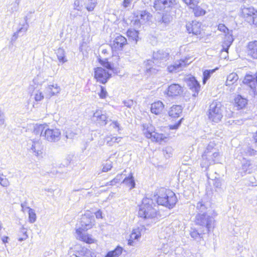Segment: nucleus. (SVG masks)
I'll return each mask as SVG.
<instances>
[{
  "instance_id": "nucleus-1",
  "label": "nucleus",
  "mask_w": 257,
  "mask_h": 257,
  "mask_svg": "<svg viewBox=\"0 0 257 257\" xmlns=\"http://www.w3.org/2000/svg\"><path fill=\"white\" fill-rule=\"evenodd\" d=\"M169 54L163 50H159L153 54V61L148 60L145 62L146 72L149 74H155L160 68L165 66V62L169 59Z\"/></svg>"
},
{
  "instance_id": "nucleus-2",
  "label": "nucleus",
  "mask_w": 257,
  "mask_h": 257,
  "mask_svg": "<svg viewBox=\"0 0 257 257\" xmlns=\"http://www.w3.org/2000/svg\"><path fill=\"white\" fill-rule=\"evenodd\" d=\"M217 145L214 142H210L202 155L201 167L207 169L209 166L219 163L221 157Z\"/></svg>"
},
{
  "instance_id": "nucleus-3",
  "label": "nucleus",
  "mask_w": 257,
  "mask_h": 257,
  "mask_svg": "<svg viewBox=\"0 0 257 257\" xmlns=\"http://www.w3.org/2000/svg\"><path fill=\"white\" fill-rule=\"evenodd\" d=\"M156 204L152 198L145 197L142 200L138 212L139 217L144 219L155 218L157 214V210L155 208Z\"/></svg>"
},
{
  "instance_id": "nucleus-4",
  "label": "nucleus",
  "mask_w": 257,
  "mask_h": 257,
  "mask_svg": "<svg viewBox=\"0 0 257 257\" xmlns=\"http://www.w3.org/2000/svg\"><path fill=\"white\" fill-rule=\"evenodd\" d=\"M155 197V200L158 205L170 209L173 208L177 201V197L173 192L164 189L161 190L157 197Z\"/></svg>"
},
{
  "instance_id": "nucleus-5",
  "label": "nucleus",
  "mask_w": 257,
  "mask_h": 257,
  "mask_svg": "<svg viewBox=\"0 0 257 257\" xmlns=\"http://www.w3.org/2000/svg\"><path fill=\"white\" fill-rule=\"evenodd\" d=\"M223 112V107L222 104L219 101H214L209 105L207 115L209 120L217 123L221 120Z\"/></svg>"
},
{
  "instance_id": "nucleus-6",
  "label": "nucleus",
  "mask_w": 257,
  "mask_h": 257,
  "mask_svg": "<svg viewBox=\"0 0 257 257\" xmlns=\"http://www.w3.org/2000/svg\"><path fill=\"white\" fill-rule=\"evenodd\" d=\"M195 218L196 224L200 226L203 230H205L207 233L214 227L215 220L210 213H198Z\"/></svg>"
},
{
  "instance_id": "nucleus-7",
  "label": "nucleus",
  "mask_w": 257,
  "mask_h": 257,
  "mask_svg": "<svg viewBox=\"0 0 257 257\" xmlns=\"http://www.w3.org/2000/svg\"><path fill=\"white\" fill-rule=\"evenodd\" d=\"M95 224L94 216L90 212L82 215L76 225V230L84 231L91 229Z\"/></svg>"
},
{
  "instance_id": "nucleus-8",
  "label": "nucleus",
  "mask_w": 257,
  "mask_h": 257,
  "mask_svg": "<svg viewBox=\"0 0 257 257\" xmlns=\"http://www.w3.org/2000/svg\"><path fill=\"white\" fill-rule=\"evenodd\" d=\"M176 4V0H155L153 3V8L156 11L168 13L175 9Z\"/></svg>"
},
{
  "instance_id": "nucleus-9",
  "label": "nucleus",
  "mask_w": 257,
  "mask_h": 257,
  "mask_svg": "<svg viewBox=\"0 0 257 257\" xmlns=\"http://www.w3.org/2000/svg\"><path fill=\"white\" fill-rule=\"evenodd\" d=\"M134 16L135 19L132 22L136 28H139L141 25H144L150 21L152 17L151 14L146 10L137 11L134 13Z\"/></svg>"
},
{
  "instance_id": "nucleus-10",
  "label": "nucleus",
  "mask_w": 257,
  "mask_h": 257,
  "mask_svg": "<svg viewBox=\"0 0 257 257\" xmlns=\"http://www.w3.org/2000/svg\"><path fill=\"white\" fill-rule=\"evenodd\" d=\"M61 131L56 127L50 128L48 125L44 134V139L51 143H55L61 139Z\"/></svg>"
},
{
  "instance_id": "nucleus-11",
  "label": "nucleus",
  "mask_w": 257,
  "mask_h": 257,
  "mask_svg": "<svg viewBox=\"0 0 257 257\" xmlns=\"http://www.w3.org/2000/svg\"><path fill=\"white\" fill-rule=\"evenodd\" d=\"M70 253L75 257H89L91 251L84 246L77 244L71 248Z\"/></svg>"
},
{
  "instance_id": "nucleus-12",
  "label": "nucleus",
  "mask_w": 257,
  "mask_h": 257,
  "mask_svg": "<svg viewBox=\"0 0 257 257\" xmlns=\"http://www.w3.org/2000/svg\"><path fill=\"white\" fill-rule=\"evenodd\" d=\"M189 60L188 58H186L185 59H180L175 61L173 65L168 67V71L171 73H176L181 71L191 63V61H189Z\"/></svg>"
},
{
  "instance_id": "nucleus-13",
  "label": "nucleus",
  "mask_w": 257,
  "mask_h": 257,
  "mask_svg": "<svg viewBox=\"0 0 257 257\" xmlns=\"http://www.w3.org/2000/svg\"><path fill=\"white\" fill-rule=\"evenodd\" d=\"M94 70V77L100 83L105 84L111 77V74L101 67H97Z\"/></svg>"
},
{
  "instance_id": "nucleus-14",
  "label": "nucleus",
  "mask_w": 257,
  "mask_h": 257,
  "mask_svg": "<svg viewBox=\"0 0 257 257\" xmlns=\"http://www.w3.org/2000/svg\"><path fill=\"white\" fill-rule=\"evenodd\" d=\"M93 118L100 126L105 125L108 122V116L105 111L97 110L93 113Z\"/></svg>"
},
{
  "instance_id": "nucleus-15",
  "label": "nucleus",
  "mask_w": 257,
  "mask_h": 257,
  "mask_svg": "<svg viewBox=\"0 0 257 257\" xmlns=\"http://www.w3.org/2000/svg\"><path fill=\"white\" fill-rule=\"evenodd\" d=\"M127 44L126 39L122 35L117 36L112 44V49L116 50H122L123 47Z\"/></svg>"
},
{
  "instance_id": "nucleus-16",
  "label": "nucleus",
  "mask_w": 257,
  "mask_h": 257,
  "mask_svg": "<svg viewBox=\"0 0 257 257\" xmlns=\"http://www.w3.org/2000/svg\"><path fill=\"white\" fill-rule=\"evenodd\" d=\"M145 230L146 228L144 226H141L134 229L130 235V238L128 240V244L134 246L135 245L134 240H138L141 237L142 233L145 231Z\"/></svg>"
},
{
  "instance_id": "nucleus-17",
  "label": "nucleus",
  "mask_w": 257,
  "mask_h": 257,
  "mask_svg": "<svg viewBox=\"0 0 257 257\" xmlns=\"http://www.w3.org/2000/svg\"><path fill=\"white\" fill-rule=\"evenodd\" d=\"M257 76L246 74L242 81V83L248 86L253 92L256 91V86L257 83Z\"/></svg>"
},
{
  "instance_id": "nucleus-18",
  "label": "nucleus",
  "mask_w": 257,
  "mask_h": 257,
  "mask_svg": "<svg viewBox=\"0 0 257 257\" xmlns=\"http://www.w3.org/2000/svg\"><path fill=\"white\" fill-rule=\"evenodd\" d=\"M201 24L197 21H192V22L187 23L186 24V29L189 33H192L193 35H198L200 34L201 30Z\"/></svg>"
},
{
  "instance_id": "nucleus-19",
  "label": "nucleus",
  "mask_w": 257,
  "mask_h": 257,
  "mask_svg": "<svg viewBox=\"0 0 257 257\" xmlns=\"http://www.w3.org/2000/svg\"><path fill=\"white\" fill-rule=\"evenodd\" d=\"M190 235L194 240L199 242L203 239V235L206 232L205 230H203L201 228L199 229L195 227H191L190 230Z\"/></svg>"
},
{
  "instance_id": "nucleus-20",
  "label": "nucleus",
  "mask_w": 257,
  "mask_h": 257,
  "mask_svg": "<svg viewBox=\"0 0 257 257\" xmlns=\"http://www.w3.org/2000/svg\"><path fill=\"white\" fill-rule=\"evenodd\" d=\"M189 88L194 92L193 96L196 97L198 95L200 89V85L194 77H190L187 82Z\"/></svg>"
},
{
  "instance_id": "nucleus-21",
  "label": "nucleus",
  "mask_w": 257,
  "mask_h": 257,
  "mask_svg": "<svg viewBox=\"0 0 257 257\" xmlns=\"http://www.w3.org/2000/svg\"><path fill=\"white\" fill-rule=\"evenodd\" d=\"M30 146L29 150L32 152L35 153L36 156H38L41 153L42 150V143L39 140H31L30 142L28 143V146Z\"/></svg>"
},
{
  "instance_id": "nucleus-22",
  "label": "nucleus",
  "mask_w": 257,
  "mask_h": 257,
  "mask_svg": "<svg viewBox=\"0 0 257 257\" xmlns=\"http://www.w3.org/2000/svg\"><path fill=\"white\" fill-rule=\"evenodd\" d=\"M183 92L181 86L178 84H172L168 88L167 95L169 96L174 97L181 94Z\"/></svg>"
},
{
  "instance_id": "nucleus-23",
  "label": "nucleus",
  "mask_w": 257,
  "mask_h": 257,
  "mask_svg": "<svg viewBox=\"0 0 257 257\" xmlns=\"http://www.w3.org/2000/svg\"><path fill=\"white\" fill-rule=\"evenodd\" d=\"M83 230H76V237L77 239L83 241L87 243H92L94 242V239L92 235L82 232Z\"/></svg>"
},
{
  "instance_id": "nucleus-24",
  "label": "nucleus",
  "mask_w": 257,
  "mask_h": 257,
  "mask_svg": "<svg viewBox=\"0 0 257 257\" xmlns=\"http://www.w3.org/2000/svg\"><path fill=\"white\" fill-rule=\"evenodd\" d=\"M247 52L252 58L257 59V41H251L248 43Z\"/></svg>"
},
{
  "instance_id": "nucleus-25",
  "label": "nucleus",
  "mask_w": 257,
  "mask_h": 257,
  "mask_svg": "<svg viewBox=\"0 0 257 257\" xmlns=\"http://www.w3.org/2000/svg\"><path fill=\"white\" fill-rule=\"evenodd\" d=\"M164 110V105L161 101H157L151 104V112L156 115L162 113Z\"/></svg>"
},
{
  "instance_id": "nucleus-26",
  "label": "nucleus",
  "mask_w": 257,
  "mask_h": 257,
  "mask_svg": "<svg viewBox=\"0 0 257 257\" xmlns=\"http://www.w3.org/2000/svg\"><path fill=\"white\" fill-rule=\"evenodd\" d=\"M195 206L198 213H209L208 209L210 207V204L208 202L200 201L196 203Z\"/></svg>"
},
{
  "instance_id": "nucleus-27",
  "label": "nucleus",
  "mask_w": 257,
  "mask_h": 257,
  "mask_svg": "<svg viewBox=\"0 0 257 257\" xmlns=\"http://www.w3.org/2000/svg\"><path fill=\"white\" fill-rule=\"evenodd\" d=\"M182 108L181 105H173L169 111V115L172 117H178L182 113Z\"/></svg>"
},
{
  "instance_id": "nucleus-28",
  "label": "nucleus",
  "mask_w": 257,
  "mask_h": 257,
  "mask_svg": "<svg viewBox=\"0 0 257 257\" xmlns=\"http://www.w3.org/2000/svg\"><path fill=\"white\" fill-rule=\"evenodd\" d=\"M233 41V38L232 35H226L224 38V41L222 45V51L227 52L230 46L231 45Z\"/></svg>"
},
{
  "instance_id": "nucleus-29",
  "label": "nucleus",
  "mask_w": 257,
  "mask_h": 257,
  "mask_svg": "<svg viewBox=\"0 0 257 257\" xmlns=\"http://www.w3.org/2000/svg\"><path fill=\"white\" fill-rule=\"evenodd\" d=\"M234 101L237 109L243 108L247 104V100L243 98L241 95H238L234 99Z\"/></svg>"
},
{
  "instance_id": "nucleus-30",
  "label": "nucleus",
  "mask_w": 257,
  "mask_h": 257,
  "mask_svg": "<svg viewBox=\"0 0 257 257\" xmlns=\"http://www.w3.org/2000/svg\"><path fill=\"white\" fill-rule=\"evenodd\" d=\"M47 127V124H36L34 126L33 133L34 134L38 135H40L41 137H44V134L46 128Z\"/></svg>"
},
{
  "instance_id": "nucleus-31",
  "label": "nucleus",
  "mask_w": 257,
  "mask_h": 257,
  "mask_svg": "<svg viewBox=\"0 0 257 257\" xmlns=\"http://www.w3.org/2000/svg\"><path fill=\"white\" fill-rule=\"evenodd\" d=\"M60 91V88L57 84L49 85L47 88V91L50 93V96H52L59 93Z\"/></svg>"
},
{
  "instance_id": "nucleus-32",
  "label": "nucleus",
  "mask_w": 257,
  "mask_h": 257,
  "mask_svg": "<svg viewBox=\"0 0 257 257\" xmlns=\"http://www.w3.org/2000/svg\"><path fill=\"white\" fill-rule=\"evenodd\" d=\"M122 248L117 246L114 250L107 252L104 257H118L122 253Z\"/></svg>"
},
{
  "instance_id": "nucleus-33",
  "label": "nucleus",
  "mask_w": 257,
  "mask_h": 257,
  "mask_svg": "<svg viewBox=\"0 0 257 257\" xmlns=\"http://www.w3.org/2000/svg\"><path fill=\"white\" fill-rule=\"evenodd\" d=\"M122 183L126 185L131 187L133 189L135 187V182L133 174L131 173L128 177H126L123 180Z\"/></svg>"
},
{
  "instance_id": "nucleus-34",
  "label": "nucleus",
  "mask_w": 257,
  "mask_h": 257,
  "mask_svg": "<svg viewBox=\"0 0 257 257\" xmlns=\"http://www.w3.org/2000/svg\"><path fill=\"white\" fill-rule=\"evenodd\" d=\"M238 79V75L235 73H230L227 77L226 85L229 86L234 83Z\"/></svg>"
},
{
  "instance_id": "nucleus-35",
  "label": "nucleus",
  "mask_w": 257,
  "mask_h": 257,
  "mask_svg": "<svg viewBox=\"0 0 257 257\" xmlns=\"http://www.w3.org/2000/svg\"><path fill=\"white\" fill-rule=\"evenodd\" d=\"M241 10L242 15L244 17V18L248 16H251L252 14L257 13V11H255L252 7L246 8L243 7V8H241Z\"/></svg>"
},
{
  "instance_id": "nucleus-36",
  "label": "nucleus",
  "mask_w": 257,
  "mask_h": 257,
  "mask_svg": "<svg viewBox=\"0 0 257 257\" xmlns=\"http://www.w3.org/2000/svg\"><path fill=\"white\" fill-rule=\"evenodd\" d=\"M192 9H193V12L194 13V15L196 17L204 16L206 14L205 10L200 6H197L196 5Z\"/></svg>"
},
{
  "instance_id": "nucleus-37",
  "label": "nucleus",
  "mask_w": 257,
  "mask_h": 257,
  "mask_svg": "<svg viewBox=\"0 0 257 257\" xmlns=\"http://www.w3.org/2000/svg\"><path fill=\"white\" fill-rule=\"evenodd\" d=\"M128 37L132 38L133 40L137 42L139 37V32L135 29H128L126 32Z\"/></svg>"
},
{
  "instance_id": "nucleus-38",
  "label": "nucleus",
  "mask_w": 257,
  "mask_h": 257,
  "mask_svg": "<svg viewBox=\"0 0 257 257\" xmlns=\"http://www.w3.org/2000/svg\"><path fill=\"white\" fill-rule=\"evenodd\" d=\"M57 56L59 61L61 62L64 63L67 61L65 57L64 50L59 48L57 50L56 52Z\"/></svg>"
},
{
  "instance_id": "nucleus-39",
  "label": "nucleus",
  "mask_w": 257,
  "mask_h": 257,
  "mask_svg": "<svg viewBox=\"0 0 257 257\" xmlns=\"http://www.w3.org/2000/svg\"><path fill=\"white\" fill-rule=\"evenodd\" d=\"M215 69L205 70L203 73V83L204 84L210 78L211 75L215 72Z\"/></svg>"
},
{
  "instance_id": "nucleus-40",
  "label": "nucleus",
  "mask_w": 257,
  "mask_h": 257,
  "mask_svg": "<svg viewBox=\"0 0 257 257\" xmlns=\"http://www.w3.org/2000/svg\"><path fill=\"white\" fill-rule=\"evenodd\" d=\"M155 133L154 127L151 125L144 130V134L148 139H151L153 136V134Z\"/></svg>"
},
{
  "instance_id": "nucleus-41",
  "label": "nucleus",
  "mask_w": 257,
  "mask_h": 257,
  "mask_svg": "<svg viewBox=\"0 0 257 257\" xmlns=\"http://www.w3.org/2000/svg\"><path fill=\"white\" fill-rule=\"evenodd\" d=\"M244 18L248 23L257 25V13L247 16Z\"/></svg>"
},
{
  "instance_id": "nucleus-42",
  "label": "nucleus",
  "mask_w": 257,
  "mask_h": 257,
  "mask_svg": "<svg viewBox=\"0 0 257 257\" xmlns=\"http://www.w3.org/2000/svg\"><path fill=\"white\" fill-rule=\"evenodd\" d=\"M97 4V0H88L86 5V9L89 12L92 11Z\"/></svg>"
},
{
  "instance_id": "nucleus-43",
  "label": "nucleus",
  "mask_w": 257,
  "mask_h": 257,
  "mask_svg": "<svg viewBox=\"0 0 257 257\" xmlns=\"http://www.w3.org/2000/svg\"><path fill=\"white\" fill-rule=\"evenodd\" d=\"M173 18L172 15L169 13L168 14H164L162 18V23H164L166 25H168L172 21Z\"/></svg>"
},
{
  "instance_id": "nucleus-44",
  "label": "nucleus",
  "mask_w": 257,
  "mask_h": 257,
  "mask_svg": "<svg viewBox=\"0 0 257 257\" xmlns=\"http://www.w3.org/2000/svg\"><path fill=\"white\" fill-rule=\"evenodd\" d=\"M257 151L249 147H247L243 150V152L246 156H252L256 154Z\"/></svg>"
},
{
  "instance_id": "nucleus-45",
  "label": "nucleus",
  "mask_w": 257,
  "mask_h": 257,
  "mask_svg": "<svg viewBox=\"0 0 257 257\" xmlns=\"http://www.w3.org/2000/svg\"><path fill=\"white\" fill-rule=\"evenodd\" d=\"M29 222L30 223H34L36 221V214L35 212V211L31 209V208H29Z\"/></svg>"
},
{
  "instance_id": "nucleus-46",
  "label": "nucleus",
  "mask_w": 257,
  "mask_h": 257,
  "mask_svg": "<svg viewBox=\"0 0 257 257\" xmlns=\"http://www.w3.org/2000/svg\"><path fill=\"white\" fill-rule=\"evenodd\" d=\"M152 141H155L157 142H160L162 141L163 139V135L155 133L153 134V136L151 138Z\"/></svg>"
},
{
  "instance_id": "nucleus-47",
  "label": "nucleus",
  "mask_w": 257,
  "mask_h": 257,
  "mask_svg": "<svg viewBox=\"0 0 257 257\" xmlns=\"http://www.w3.org/2000/svg\"><path fill=\"white\" fill-rule=\"evenodd\" d=\"M24 20H25V23H26V24L24 25H23V27H21L18 32H17L16 33H14V36H16L17 35H18V34L21 32H25L27 31V29H28V24L27 23V20H28V17L27 16H26L24 18Z\"/></svg>"
},
{
  "instance_id": "nucleus-48",
  "label": "nucleus",
  "mask_w": 257,
  "mask_h": 257,
  "mask_svg": "<svg viewBox=\"0 0 257 257\" xmlns=\"http://www.w3.org/2000/svg\"><path fill=\"white\" fill-rule=\"evenodd\" d=\"M100 64L108 70H112L113 68V65L108 61L107 59L104 60H99Z\"/></svg>"
},
{
  "instance_id": "nucleus-49",
  "label": "nucleus",
  "mask_w": 257,
  "mask_h": 257,
  "mask_svg": "<svg viewBox=\"0 0 257 257\" xmlns=\"http://www.w3.org/2000/svg\"><path fill=\"white\" fill-rule=\"evenodd\" d=\"M190 9L197 5L198 0H182Z\"/></svg>"
},
{
  "instance_id": "nucleus-50",
  "label": "nucleus",
  "mask_w": 257,
  "mask_h": 257,
  "mask_svg": "<svg viewBox=\"0 0 257 257\" xmlns=\"http://www.w3.org/2000/svg\"><path fill=\"white\" fill-rule=\"evenodd\" d=\"M121 140L120 137H113L110 138L109 140H108L107 142V144L109 145V146L113 145V143H118Z\"/></svg>"
},
{
  "instance_id": "nucleus-51",
  "label": "nucleus",
  "mask_w": 257,
  "mask_h": 257,
  "mask_svg": "<svg viewBox=\"0 0 257 257\" xmlns=\"http://www.w3.org/2000/svg\"><path fill=\"white\" fill-rule=\"evenodd\" d=\"M112 167V162L110 161L107 162L103 165V167L102 170L103 172H106L109 171Z\"/></svg>"
},
{
  "instance_id": "nucleus-52",
  "label": "nucleus",
  "mask_w": 257,
  "mask_h": 257,
  "mask_svg": "<svg viewBox=\"0 0 257 257\" xmlns=\"http://www.w3.org/2000/svg\"><path fill=\"white\" fill-rule=\"evenodd\" d=\"M98 95L100 98L104 99L106 98L107 95V92L105 87L100 86V92L98 93Z\"/></svg>"
},
{
  "instance_id": "nucleus-53",
  "label": "nucleus",
  "mask_w": 257,
  "mask_h": 257,
  "mask_svg": "<svg viewBox=\"0 0 257 257\" xmlns=\"http://www.w3.org/2000/svg\"><path fill=\"white\" fill-rule=\"evenodd\" d=\"M44 98V95L42 92L37 90L35 93V99L36 101H40Z\"/></svg>"
},
{
  "instance_id": "nucleus-54",
  "label": "nucleus",
  "mask_w": 257,
  "mask_h": 257,
  "mask_svg": "<svg viewBox=\"0 0 257 257\" xmlns=\"http://www.w3.org/2000/svg\"><path fill=\"white\" fill-rule=\"evenodd\" d=\"M122 179V175L118 174L117 176L110 182V185H114L119 182Z\"/></svg>"
},
{
  "instance_id": "nucleus-55",
  "label": "nucleus",
  "mask_w": 257,
  "mask_h": 257,
  "mask_svg": "<svg viewBox=\"0 0 257 257\" xmlns=\"http://www.w3.org/2000/svg\"><path fill=\"white\" fill-rule=\"evenodd\" d=\"M251 165L250 161L247 160L245 163L242 164V169L245 171L247 172L248 171V173L250 172V166Z\"/></svg>"
},
{
  "instance_id": "nucleus-56",
  "label": "nucleus",
  "mask_w": 257,
  "mask_h": 257,
  "mask_svg": "<svg viewBox=\"0 0 257 257\" xmlns=\"http://www.w3.org/2000/svg\"><path fill=\"white\" fill-rule=\"evenodd\" d=\"M76 134L71 132V131H67L66 132L65 137L67 139H71L72 140L76 136Z\"/></svg>"
},
{
  "instance_id": "nucleus-57",
  "label": "nucleus",
  "mask_w": 257,
  "mask_h": 257,
  "mask_svg": "<svg viewBox=\"0 0 257 257\" xmlns=\"http://www.w3.org/2000/svg\"><path fill=\"white\" fill-rule=\"evenodd\" d=\"M218 29L221 32H223L224 33L228 32L229 30L228 28L223 24H220L218 26Z\"/></svg>"
},
{
  "instance_id": "nucleus-58",
  "label": "nucleus",
  "mask_w": 257,
  "mask_h": 257,
  "mask_svg": "<svg viewBox=\"0 0 257 257\" xmlns=\"http://www.w3.org/2000/svg\"><path fill=\"white\" fill-rule=\"evenodd\" d=\"M0 185L4 187H8L10 185V182L8 179L5 177L3 180H1Z\"/></svg>"
},
{
  "instance_id": "nucleus-59",
  "label": "nucleus",
  "mask_w": 257,
  "mask_h": 257,
  "mask_svg": "<svg viewBox=\"0 0 257 257\" xmlns=\"http://www.w3.org/2000/svg\"><path fill=\"white\" fill-rule=\"evenodd\" d=\"M5 124V115L3 112L0 110V126Z\"/></svg>"
},
{
  "instance_id": "nucleus-60",
  "label": "nucleus",
  "mask_w": 257,
  "mask_h": 257,
  "mask_svg": "<svg viewBox=\"0 0 257 257\" xmlns=\"http://www.w3.org/2000/svg\"><path fill=\"white\" fill-rule=\"evenodd\" d=\"M214 186L217 188H220L221 186V180L217 178V177H215L214 182Z\"/></svg>"
},
{
  "instance_id": "nucleus-61",
  "label": "nucleus",
  "mask_w": 257,
  "mask_h": 257,
  "mask_svg": "<svg viewBox=\"0 0 257 257\" xmlns=\"http://www.w3.org/2000/svg\"><path fill=\"white\" fill-rule=\"evenodd\" d=\"M133 0H123V6L124 8H126L130 7Z\"/></svg>"
},
{
  "instance_id": "nucleus-62",
  "label": "nucleus",
  "mask_w": 257,
  "mask_h": 257,
  "mask_svg": "<svg viewBox=\"0 0 257 257\" xmlns=\"http://www.w3.org/2000/svg\"><path fill=\"white\" fill-rule=\"evenodd\" d=\"M74 9L77 11L81 10V7H80V1L79 0H75L74 3Z\"/></svg>"
},
{
  "instance_id": "nucleus-63",
  "label": "nucleus",
  "mask_w": 257,
  "mask_h": 257,
  "mask_svg": "<svg viewBox=\"0 0 257 257\" xmlns=\"http://www.w3.org/2000/svg\"><path fill=\"white\" fill-rule=\"evenodd\" d=\"M123 104L125 106L127 107H131L134 104V102L132 100H125L123 102Z\"/></svg>"
},
{
  "instance_id": "nucleus-64",
  "label": "nucleus",
  "mask_w": 257,
  "mask_h": 257,
  "mask_svg": "<svg viewBox=\"0 0 257 257\" xmlns=\"http://www.w3.org/2000/svg\"><path fill=\"white\" fill-rule=\"evenodd\" d=\"M20 3V0H16L14 3V8H12V11H17L18 10L19 5Z\"/></svg>"
}]
</instances>
